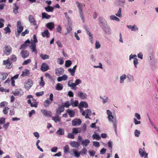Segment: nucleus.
Wrapping results in <instances>:
<instances>
[{"label":"nucleus","instance_id":"1a4fd4ad","mask_svg":"<svg viewBox=\"0 0 158 158\" xmlns=\"http://www.w3.org/2000/svg\"><path fill=\"white\" fill-rule=\"evenodd\" d=\"M17 32L21 33L23 31L24 27L20 21H17Z\"/></svg>","mask_w":158,"mask_h":158},{"label":"nucleus","instance_id":"6e6552de","mask_svg":"<svg viewBox=\"0 0 158 158\" xmlns=\"http://www.w3.org/2000/svg\"><path fill=\"white\" fill-rule=\"evenodd\" d=\"M3 64L6 65V68L7 69H10L12 66V63L9 59L3 60Z\"/></svg>","mask_w":158,"mask_h":158},{"label":"nucleus","instance_id":"4c0bfd02","mask_svg":"<svg viewBox=\"0 0 158 158\" xmlns=\"http://www.w3.org/2000/svg\"><path fill=\"white\" fill-rule=\"evenodd\" d=\"M100 98L102 100V102L104 104L107 103L108 102V98L106 96H100Z\"/></svg>","mask_w":158,"mask_h":158},{"label":"nucleus","instance_id":"b1692460","mask_svg":"<svg viewBox=\"0 0 158 158\" xmlns=\"http://www.w3.org/2000/svg\"><path fill=\"white\" fill-rule=\"evenodd\" d=\"M77 67V65H75L73 68H69L68 69V71L72 76H74L75 75V73Z\"/></svg>","mask_w":158,"mask_h":158},{"label":"nucleus","instance_id":"5701e85b","mask_svg":"<svg viewBox=\"0 0 158 158\" xmlns=\"http://www.w3.org/2000/svg\"><path fill=\"white\" fill-rule=\"evenodd\" d=\"M81 143V144L82 145L83 147H85L88 145L90 143V141L88 139H83Z\"/></svg>","mask_w":158,"mask_h":158},{"label":"nucleus","instance_id":"f8f14e48","mask_svg":"<svg viewBox=\"0 0 158 158\" xmlns=\"http://www.w3.org/2000/svg\"><path fill=\"white\" fill-rule=\"evenodd\" d=\"M55 74L57 76H60L64 73V70L63 68L61 67L56 68L55 69Z\"/></svg>","mask_w":158,"mask_h":158},{"label":"nucleus","instance_id":"72a5a7b5","mask_svg":"<svg viewBox=\"0 0 158 158\" xmlns=\"http://www.w3.org/2000/svg\"><path fill=\"white\" fill-rule=\"evenodd\" d=\"M8 74L6 73H2L0 75V79L2 80H4L6 79L7 76Z\"/></svg>","mask_w":158,"mask_h":158},{"label":"nucleus","instance_id":"f257e3e1","mask_svg":"<svg viewBox=\"0 0 158 158\" xmlns=\"http://www.w3.org/2000/svg\"><path fill=\"white\" fill-rule=\"evenodd\" d=\"M106 112L108 115L107 118L108 121L110 123L113 124L115 131L117 133V128L118 126V121L116 118H114V116L112 115V113L110 110H107Z\"/></svg>","mask_w":158,"mask_h":158},{"label":"nucleus","instance_id":"bf43d9fd","mask_svg":"<svg viewBox=\"0 0 158 158\" xmlns=\"http://www.w3.org/2000/svg\"><path fill=\"white\" fill-rule=\"evenodd\" d=\"M10 60L13 62H15L17 60L16 56L14 55H12L10 56Z\"/></svg>","mask_w":158,"mask_h":158},{"label":"nucleus","instance_id":"4be33fe9","mask_svg":"<svg viewBox=\"0 0 158 158\" xmlns=\"http://www.w3.org/2000/svg\"><path fill=\"white\" fill-rule=\"evenodd\" d=\"M23 93V92L21 89H18L16 90L13 93L15 96L22 95Z\"/></svg>","mask_w":158,"mask_h":158},{"label":"nucleus","instance_id":"4468645a","mask_svg":"<svg viewBox=\"0 0 158 158\" xmlns=\"http://www.w3.org/2000/svg\"><path fill=\"white\" fill-rule=\"evenodd\" d=\"M99 23L100 26L102 27L105 26L107 25V22L102 17H99Z\"/></svg>","mask_w":158,"mask_h":158},{"label":"nucleus","instance_id":"e433bc0d","mask_svg":"<svg viewBox=\"0 0 158 158\" xmlns=\"http://www.w3.org/2000/svg\"><path fill=\"white\" fill-rule=\"evenodd\" d=\"M52 102L49 100V99H47L44 102V105L45 107H47L52 103Z\"/></svg>","mask_w":158,"mask_h":158},{"label":"nucleus","instance_id":"2f4dec72","mask_svg":"<svg viewBox=\"0 0 158 158\" xmlns=\"http://www.w3.org/2000/svg\"><path fill=\"white\" fill-rule=\"evenodd\" d=\"M27 103L30 105L31 107H37V103L36 102H31V99H28L27 101Z\"/></svg>","mask_w":158,"mask_h":158},{"label":"nucleus","instance_id":"5fc2aeb1","mask_svg":"<svg viewBox=\"0 0 158 158\" xmlns=\"http://www.w3.org/2000/svg\"><path fill=\"white\" fill-rule=\"evenodd\" d=\"M73 151L75 155V156L76 157H79L80 156V155L81 154L80 152H78V151L75 150L74 149H73Z\"/></svg>","mask_w":158,"mask_h":158},{"label":"nucleus","instance_id":"393cba45","mask_svg":"<svg viewBox=\"0 0 158 158\" xmlns=\"http://www.w3.org/2000/svg\"><path fill=\"white\" fill-rule=\"evenodd\" d=\"M49 69L48 65L46 63H43L42 64L40 69L43 71L44 72L47 71Z\"/></svg>","mask_w":158,"mask_h":158},{"label":"nucleus","instance_id":"39448f33","mask_svg":"<svg viewBox=\"0 0 158 158\" xmlns=\"http://www.w3.org/2000/svg\"><path fill=\"white\" fill-rule=\"evenodd\" d=\"M81 113H82V115L83 116H85V118H86L90 119L89 115H91V114L92 112L91 110L88 109L85 111L83 110Z\"/></svg>","mask_w":158,"mask_h":158},{"label":"nucleus","instance_id":"7c9ffc66","mask_svg":"<svg viewBox=\"0 0 158 158\" xmlns=\"http://www.w3.org/2000/svg\"><path fill=\"white\" fill-rule=\"evenodd\" d=\"M46 26L50 30H51L54 28V24L53 22L48 23L46 24Z\"/></svg>","mask_w":158,"mask_h":158},{"label":"nucleus","instance_id":"dca6fc26","mask_svg":"<svg viewBox=\"0 0 158 158\" xmlns=\"http://www.w3.org/2000/svg\"><path fill=\"white\" fill-rule=\"evenodd\" d=\"M29 21L31 24L35 26L36 25V21L33 16L31 15H29L28 17Z\"/></svg>","mask_w":158,"mask_h":158},{"label":"nucleus","instance_id":"603ef678","mask_svg":"<svg viewBox=\"0 0 158 158\" xmlns=\"http://www.w3.org/2000/svg\"><path fill=\"white\" fill-rule=\"evenodd\" d=\"M72 61L70 60H67L66 61L65 64V66L66 67H69L72 64Z\"/></svg>","mask_w":158,"mask_h":158},{"label":"nucleus","instance_id":"0e129e2a","mask_svg":"<svg viewBox=\"0 0 158 158\" xmlns=\"http://www.w3.org/2000/svg\"><path fill=\"white\" fill-rule=\"evenodd\" d=\"M95 48L96 49H98L101 47V45L98 41H96L95 44Z\"/></svg>","mask_w":158,"mask_h":158},{"label":"nucleus","instance_id":"ea45409f","mask_svg":"<svg viewBox=\"0 0 158 158\" xmlns=\"http://www.w3.org/2000/svg\"><path fill=\"white\" fill-rule=\"evenodd\" d=\"M45 9L46 11L47 12H52L53 11L54 8L49 6H48L45 7Z\"/></svg>","mask_w":158,"mask_h":158},{"label":"nucleus","instance_id":"a878e982","mask_svg":"<svg viewBox=\"0 0 158 158\" xmlns=\"http://www.w3.org/2000/svg\"><path fill=\"white\" fill-rule=\"evenodd\" d=\"M69 144L71 147L75 148H78L80 146V144L78 142L75 141L71 142Z\"/></svg>","mask_w":158,"mask_h":158},{"label":"nucleus","instance_id":"680f3d73","mask_svg":"<svg viewBox=\"0 0 158 158\" xmlns=\"http://www.w3.org/2000/svg\"><path fill=\"white\" fill-rule=\"evenodd\" d=\"M127 77L128 79L130 81H133L134 80L133 76L131 74L128 75Z\"/></svg>","mask_w":158,"mask_h":158},{"label":"nucleus","instance_id":"052dcab7","mask_svg":"<svg viewBox=\"0 0 158 158\" xmlns=\"http://www.w3.org/2000/svg\"><path fill=\"white\" fill-rule=\"evenodd\" d=\"M108 147L109 148V149L111 150V152H112L111 150L112 149V144H113V142L112 141H108V142L107 143Z\"/></svg>","mask_w":158,"mask_h":158},{"label":"nucleus","instance_id":"3c124183","mask_svg":"<svg viewBox=\"0 0 158 158\" xmlns=\"http://www.w3.org/2000/svg\"><path fill=\"white\" fill-rule=\"evenodd\" d=\"M87 152V150L84 147H83L80 152L81 155L86 154Z\"/></svg>","mask_w":158,"mask_h":158},{"label":"nucleus","instance_id":"e2e57ef3","mask_svg":"<svg viewBox=\"0 0 158 158\" xmlns=\"http://www.w3.org/2000/svg\"><path fill=\"white\" fill-rule=\"evenodd\" d=\"M67 137L69 139H73L74 138V135L73 133H68Z\"/></svg>","mask_w":158,"mask_h":158},{"label":"nucleus","instance_id":"bb28decb","mask_svg":"<svg viewBox=\"0 0 158 158\" xmlns=\"http://www.w3.org/2000/svg\"><path fill=\"white\" fill-rule=\"evenodd\" d=\"M68 77L66 74H64L61 77H58L57 80L58 82H60L62 81H65L67 80Z\"/></svg>","mask_w":158,"mask_h":158},{"label":"nucleus","instance_id":"c9c22d12","mask_svg":"<svg viewBox=\"0 0 158 158\" xmlns=\"http://www.w3.org/2000/svg\"><path fill=\"white\" fill-rule=\"evenodd\" d=\"M30 74L29 71L27 69H24L22 72L21 76L22 77L26 76H29Z\"/></svg>","mask_w":158,"mask_h":158},{"label":"nucleus","instance_id":"cd10ccee","mask_svg":"<svg viewBox=\"0 0 158 158\" xmlns=\"http://www.w3.org/2000/svg\"><path fill=\"white\" fill-rule=\"evenodd\" d=\"M70 103L71 105L73 107L78 106V100H76L75 101H74L73 99L72 98L70 100Z\"/></svg>","mask_w":158,"mask_h":158},{"label":"nucleus","instance_id":"aec40b11","mask_svg":"<svg viewBox=\"0 0 158 158\" xmlns=\"http://www.w3.org/2000/svg\"><path fill=\"white\" fill-rule=\"evenodd\" d=\"M102 28L103 30L106 34L108 35H110L111 34V29L109 27L107 26V25L105 26L104 27H103Z\"/></svg>","mask_w":158,"mask_h":158},{"label":"nucleus","instance_id":"f3484780","mask_svg":"<svg viewBox=\"0 0 158 158\" xmlns=\"http://www.w3.org/2000/svg\"><path fill=\"white\" fill-rule=\"evenodd\" d=\"M33 82L31 80H28L27 82L25 84V88L26 89L28 90L32 86Z\"/></svg>","mask_w":158,"mask_h":158},{"label":"nucleus","instance_id":"338daca9","mask_svg":"<svg viewBox=\"0 0 158 158\" xmlns=\"http://www.w3.org/2000/svg\"><path fill=\"white\" fill-rule=\"evenodd\" d=\"M8 103L7 102L3 101L0 103V107L5 106L7 105Z\"/></svg>","mask_w":158,"mask_h":158},{"label":"nucleus","instance_id":"864d4df0","mask_svg":"<svg viewBox=\"0 0 158 158\" xmlns=\"http://www.w3.org/2000/svg\"><path fill=\"white\" fill-rule=\"evenodd\" d=\"M4 30L5 31V34H7V33H9V34L11 32V30L10 29V28L7 26V27H5L4 29Z\"/></svg>","mask_w":158,"mask_h":158},{"label":"nucleus","instance_id":"f704fd0d","mask_svg":"<svg viewBox=\"0 0 158 158\" xmlns=\"http://www.w3.org/2000/svg\"><path fill=\"white\" fill-rule=\"evenodd\" d=\"M50 33L48 32V30H46L42 33V35L43 37H46L47 38H49L50 36Z\"/></svg>","mask_w":158,"mask_h":158},{"label":"nucleus","instance_id":"9d476101","mask_svg":"<svg viewBox=\"0 0 158 158\" xmlns=\"http://www.w3.org/2000/svg\"><path fill=\"white\" fill-rule=\"evenodd\" d=\"M41 112L44 116L48 117H50L52 116V112L50 111L43 109L41 110Z\"/></svg>","mask_w":158,"mask_h":158},{"label":"nucleus","instance_id":"37998d69","mask_svg":"<svg viewBox=\"0 0 158 158\" xmlns=\"http://www.w3.org/2000/svg\"><path fill=\"white\" fill-rule=\"evenodd\" d=\"M64 152L66 154H67L69 152V146L68 145H66L63 148Z\"/></svg>","mask_w":158,"mask_h":158},{"label":"nucleus","instance_id":"09e8293b","mask_svg":"<svg viewBox=\"0 0 158 158\" xmlns=\"http://www.w3.org/2000/svg\"><path fill=\"white\" fill-rule=\"evenodd\" d=\"M70 105H71L70 100V101H67L66 102L62 105L64 107H66V108H68Z\"/></svg>","mask_w":158,"mask_h":158},{"label":"nucleus","instance_id":"7ed1b4c3","mask_svg":"<svg viewBox=\"0 0 158 158\" xmlns=\"http://www.w3.org/2000/svg\"><path fill=\"white\" fill-rule=\"evenodd\" d=\"M37 42V40L35 35L33 36V40L31 42V45L30 47V48L32 52H34L36 54H37V52L36 49V43Z\"/></svg>","mask_w":158,"mask_h":158},{"label":"nucleus","instance_id":"412c9836","mask_svg":"<svg viewBox=\"0 0 158 158\" xmlns=\"http://www.w3.org/2000/svg\"><path fill=\"white\" fill-rule=\"evenodd\" d=\"M127 78V76L124 74H123L121 75L119 77V82L121 84H123L124 83V81L126 80Z\"/></svg>","mask_w":158,"mask_h":158},{"label":"nucleus","instance_id":"f03ea898","mask_svg":"<svg viewBox=\"0 0 158 158\" xmlns=\"http://www.w3.org/2000/svg\"><path fill=\"white\" fill-rule=\"evenodd\" d=\"M81 83V80L79 79H76L74 83L73 82V80H69L68 81V85L72 89L76 90L77 89V86Z\"/></svg>","mask_w":158,"mask_h":158},{"label":"nucleus","instance_id":"774afa93","mask_svg":"<svg viewBox=\"0 0 158 158\" xmlns=\"http://www.w3.org/2000/svg\"><path fill=\"white\" fill-rule=\"evenodd\" d=\"M9 108L7 107H5L3 110V112L5 114H7L8 113V110Z\"/></svg>","mask_w":158,"mask_h":158},{"label":"nucleus","instance_id":"c756f323","mask_svg":"<svg viewBox=\"0 0 158 158\" xmlns=\"http://www.w3.org/2000/svg\"><path fill=\"white\" fill-rule=\"evenodd\" d=\"M66 111L70 117H74L75 114V112L74 110L68 109Z\"/></svg>","mask_w":158,"mask_h":158},{"label":"nucleus","instance_id":"49530a36","mask_svg":"<svg viewBox=\"0 0 158 158\" xmlns=\"http://www.w3.org/2000/svg\"><path fill=\"white\" fill-rule=\"evenodd\" d=\"M52 119L56 123L59 122L60 119L59 116H53L52 117Z\"/></svg>","mask_w":158,"mask_h":158},{"label":"nucleus","instance_id":"9b49d317","mask_svg":"<svg viewBox=\"0 0 158 158\" xmlns=\"http://www.w3.org/2000/svg\"><path fill=\"white\" fill-rule=\"evenodd\" d=\"M78 96L81 99H85L87 98V95L85 93L81 91H78L77 93Z\"/></svg>","mask_w":158,"mask_h":158},{"label":"nucleus","instance_id":"473e14b6","mask_svg":"<svg viewBox=\"0 0 158 158\" xmlns=\"http://www.w3.org/2000/svg\"><path fill=\"white\" fill-rule=\"evenodd\" d=\"M81 129L80 128H74L72 129V132L73 134H77L81 132Z\"/></svg>","mask_w":158,"mask_h":158},{"label":"nucleus","instance_id":"0eeeda50","mask_svg":"<svg viewBox=\"0 0 158 158\" xmlns=\"http://www.w3.org/2000/svg\"><path fill=\"white\" fill-rule=\"evenodd\" d=\"M139 152L140 156L141 157L146 158L148 156V154L145 152L144 148H140L139 149Z\"/></svg>","mask_w":158,"mask_h":158},{"label":"nucleus","instance_id":"58836bf2","mask_svg":"<svg viewBox=\"0 0 158 158\" xmlns=\"http://www.w3.org/2000/svg\"><path fill=\"white\" fill-rule=\"evenodd\" d=\"M42 18L43 19H49L51 18L50 15H48V14L45 12L42 13Z\"/></svg>","mask_w":158,"mask_h":158},{"label":"nucleus","instance_id":"c85d7f7f","mask_svg":"<svg viewBox=\"0 0 158 158\" xmlns=\"http://www.w3.org/2000/svg\"><path fill=\"white\" fill-rule=\"evenodd\" d=\"M64 110V107L62 105L59 106L57 109L56 113L57 114H60Z\"/></svg>","mask_w":158,"mask_h":158},{"label":"nucleus","instance_id":"6ab92c4d","mask_svg":"<svg viewBox=\"0 0 158 158\" xmlns=\"http://www.w3.org/2000/svg\"><path fill=\"white\" fill-rule=\"evenodd\" d=\"M127 27L129 29L131 30V31H136L138 30V28L135 25H127Z\"/></svg>","mask_w":158,"mask_h":158},{"label":"nucleus","instance_id":"13d9d810","mask_svg":"<svg viewBox=\"0 0 158 158\" xmlns=\"http://www.w3.org/2000/svg\"><path fill=\"white\" fill-rule=\"evenodd\" d=\"M140 134V131L138 130H135L134 131V134L135 136L139 137Z\"/></svg>","mask_w":158,"mask_h":158},{"label":"nucleus","instance_id":"79ce46f5","mask_svg":"<svg viewBox=\"0 0 158 158\" xmlns=\"http://www.w3.org/2000/svg\"><path fill=\"white\" fill-rule=\"evenodd\" d=\"M110 18L111 20H115L117 21H120V19L114 15L110 16Z\"/></svg>","mask_w":158,"mask_h":158},{"label":"nucleus","instance_id":"69168bd1","mask_svg":"<svg viewBox=\"0 0 158 158\" xmlns=\"http://www.w3.org/2000/svg\"><path fill=\"white\" fill-rule=\"evenodd\" d=\"M31 62V60L30 59H28L24 61L23 63V65H27L30 63Z\"/></svg>","mask_w":158,"mask_h":158},{"label":"nucleus","instance_id":"a19ab883","mask_svg":"<svg viewBox=\"0 0 158 158\" xmlns=\"http://www.w3.org/2000/svg\"><path fill=\"white\" fill-rule=\"evenodd\" d=\"M56 89L57 90H61L63 89V86L62 84L58 83L56 85Z\"/></svg>","mask_w":158,"mask_h":158},{"label":"nucleus","instance_id":"2eb2a0df","mask_svg":"<svg viewBox=\"0 0 158 158\" xmlns=\"http://www.w3.org/2000/svg\"><path fill=\"white\" fill-rule=\"evenodd\" d=\"M76 3L79 9V14L83 13L82 7L85 6V5L83 3H79L78 1L76 2Z\"/></svg>","mask_w":158,"mask_h":158},{"label":"nucleus","instance_id":"ddd939ff","mask_svg":"<svg viewBox=\"0 0 158 158\" xmlns=\"http://www.w3.org/2000/svg\"><path fill=\"white\" fill-rule=\"evenodd\" d=\"M20 54L23 58L25 59L29 56V53L27 50H23L21 51Z\"/></svg>","mask_w":158,"mask_h":158},{"label":"nucleus","instance_id":"8fccbe9b","mask_svg":"<svg viewBox=\"0 0 158 158\" xmlns=\"http://www.w3.org/2000/svg\"><path fill=\"white\" fill-rule=\"evenodd\" d=\"M39 85L41 87H43L45 85V82L43 79V77H40V81L39 82Z\"/></svg>","mask_w":158,"mask_h":158},{"label":"nucleus","instance_id":"a211bd4d","mask_svg":"<svg viewBox=\"0 0 158 158\" xmlns=\"http://www.w3.org/2000/svg\"><path fill=\"white\" fill-rule=\"evenodd\" d=\"M81 123V121L80 119H75L72 121V125L74 126H78L80 125Z\"/></svg>","mask_w":158,"mask_h":158},{"label":"nucleus","instance_id":"423d86ee","mask_svg":"<svg viewBox=\"0 0 158 158\" xmlns=\"http://www.w3.org/2000/svg\"><path fill=\"white\" fill-rule=\"evenodd\" d=\"M88 104L86 102H81L78 105V107L80 109L81 112H82V111L83 110L82 109L83 107L86 108H88Z\"/></svg>","mask_w":158,"mask_h":158},{"label":"nucleus","instance_id":"20e7f679","mask_svg":"<svg viewBox=\"0 0 158 158\" xmlns=\"http://www.w3.org/2000/svg\"><path fill=\"white\" fill-rule=\"evenodd\" d=\"M3 50L4 54L6 55H8L11 52L12 48L9 45H5L3 48Z\"/></svg>","mask_w":158,"mask_h":158},{"label":"nucleus","instance_id":"4d7b16f0","mask_svg":"<svg viewBox=\"0 0 158 158\" xmlns=\"http://www.w3.org/2000/svg\"><path fill=\"white\" fill-rule=\"evenodd\" d=\"M122 9L120 8L118 10V11L117 13L116 14V15L117 16L119 17H121L122 16L121 14Z\"/></svg>","mask_w":158,"mask_h":158},{"label":"nucleus","instance_id":"6e6d98bb","mask_svg":"<svg viewBox=\"0 0 158 158\" xmlns=\"http://www.w3.org/2000/svg\"><path fill=\"white\" fill-rule=\"evenodd\" d=\"M133 64L135 68L137 67V65L139 64L138 60L137 58H135L134 60Z\"/></svg>","mask_w":158,"mask_h":158},{"label":"nucleus","instance_id":"de8ad7c7","mask_svg":"<svg viewBox=\"0 0 158 158\" xmlns=\"http://www.w3.org/2000/svg\"><path fill=\"white\" fill-rule=\"evenodd\" d=\"M40 56L41 58L44 60L49 59V56L48 55L42 54H40Z\"/></svg>","mask_w":158,"mask_h":158},{"label":"nucleus","instance_id":"c03bdc74","mask_svg":"<svg viewBox=\"0 0 158 158\" xmlns=\"http://www.w3.org/2000/svg\"><path fill=\"white\" fill-rule=\"evenodd\" d=\"M56 134L59 135H62L64 134V130L61 128H59L56 131Z\"/></svg>","mask_w":158,"mask_h":158},{"label":"nucleus","instance_id":"a18cd8bd","mask_svg":"<svg viewBox=\"0 0 158 158\" xmlns=\"http://www.w3.org/2000/svg\"><path fill=\"white\" fill-rule=\"evenodd\" d=\"M92 138L93 139H96L97 140H100L101 139L100 136L98 134H95L92 135Z\"/></svg>","mask_w":158,"mask_h":158}]
</instances>
